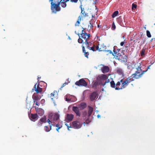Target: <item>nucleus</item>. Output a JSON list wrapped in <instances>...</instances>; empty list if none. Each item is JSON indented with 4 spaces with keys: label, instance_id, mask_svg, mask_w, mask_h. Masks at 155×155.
Instances as JSON below:
<instances>
[{
    "label": "nucleus",
    "instance_id": "obj_30",
    "mask_svg": "<svg viewBox=\"0 0 155 155\" xmlns=\"http://www.w3.org/2000/svg\"><path fill=\"white\" fill-rule=\"evenodd\" d=\"M119 12L117 11H115L112 14V18L115 17L118 14Z\"/></svg>",
    "mask_w": 155,
    "mask_h": 155
},
{
    "label": "nucleus",
    "instance_id": "obj_20",
    "mask_svg": "<svg viewBox=\"0 0 155 155\" xmlns=\"http://www.w3.org/2000/svg\"><path fill=\"white\" fill-rule=\"evenodd\" d=\"M116 71L117 73L120 75L123 76L124 73L122 69L120 68H117L116 69Z\"/></svg>",
    "mask_w": 155,
    "mask_h": 155
},
{
    "label": "nucleus",
    "instance_id": "obj_57",
    "mask_svg": "<svg viewBox=\"0 0 155 155\" xmlns=\"http://www.w3.org/2000/svg\"><path fill=\"white\" fill-rule=\"evenodd\" d=\"M69 1V0H66V1L65 2H68Z\"/></svg>",
    "mask_w": 155,
    "mask_h": 155
},
{
    "label": "nucleus",
    "instance_id": "obj_44",
    "mask_svg": "<svg viewBox=\"0 0 155 155\" xmlns=\"http://www.w3.org/2000/svg\"><path fill=\"white\" fill-rule=\"evenodd\" d=\"M87 113L86 111H85L83 112V115L84 117H85L86 116H87Z\"/></svg>",
    "mask_w": 155,
    "mask_h": 155
},
{
    "label": "nucleus",
    "instance_id": "obj_14",
    "mask_svg": "<svg viewBox=\"0 0 155 155\" xmlns=\"http://www.w3.org/2000/svg\"><path fill=\"white\" fill-rule=\"evenodd\" d=\"M46 122V118L45 116H44L40 119L38 124V126H41L42 125L43 123H45Z\"/></svg>",
    "mask_w": 155,
    "mask_h": 155
},
{
    "label": "nucleus",
    "instance_id": "obj_3",
    "mask_svg": "<svg viewBox=\"0 0 155 155\" xmlns=\"http://www.w3.org/2000/svg\"><path fill=\"white\" fill-rule=\"evenodd\" d=\"M51 2V9L53 13H55L60 11L61 8L59 6L61 0H49Z\"/></svg>",
    "mask_w": 155,
    "mask_h": 155
},
{
    "label": "nucleus",
    "instance_id": "obj_2",
    "mask_svg": "<svg viewBox=\"0 0 155 155\" xmlns=\"http://www.w3.org/2000/svg\"><path fill=\"white\" fill-rule=\"evenodd\" d=\"M113 51L114 53L113 54V55L114 56L116 59L123 62H125L127 61V56L125 55L121 50H119L117 51V52L115 51V49L114 48Z\"/></svg>",
    "mask_w": 155,
    "mask_h": 155
},
{
    "label": "nucleus",
    "instance_id": "obj_28",
    "mask_svg": "<svg viewBox=\"0 0 155 155\" xmlns=\"http://www.w3.org/2000/svg\"><path fill=\"white\" fill-rule=\"evenodd\" d=\"M55 125L56 127H57L56 130L58 132H59V130L62 127V125L59 123H58L57 124H56Z\"/></svg>",
    "mask_w": 155,
    "mask_h": 155
},
{
    "label": "nucleus",
    "instance_id": "obj_32",
    "mask_svg": "<svg viewBox=\"0 0 155 155\" xmlns=\"http://www.w3.org/2000/svg\"><path fill=\"white\" fill-rule=\"evenodd\" d=\"M145 49L143 48L140 51V54L141 56H143L145 55Z\"/></svg>",
    "mask_w": 155,
    "mask_h": 155
},
{
    "label": "nucleus",
    "instance_id": "obj_9",
    "mask_svg": "<svg viewBox=\"0 0 155 155\" xmlns=\"http://www.w3.org/2000/svg\"><path fill=\"white\" fill-rule=\"evenodd\" d=\"M108 78V76L107 75L101 74L99 75L97 77V80L99 81H101L102 82L105 83V82L104 81L105 80H106Z\"/></svg>",
    "mask_w": 155,
    "mask_h": 155
},
{
    "label": "nucleus",
    "instance_id": "obj_50",
    "mask_svg": "<svg viewBox=\"0 0 155 155\" xmlns=\"http://www.w3.org/2000/svg\"><path fill=\"white\" fill-rule=\"evenodd\" d=\"M35 103H36L35 104L36 105H37L38 106H39V104L37 102V101Z\"/></svg>",
    "mask_w": 155,
    "mask_h": 155
},
{
    "label": "nucleus",
    "instance_id": "obj_23",
    "mask_svg": "<svg viewBox=\"0 0 155 155\" xmlns=\"http://www.w3.org/2000/svg\"><path fill=\"white\" fill-rule=\"evenodd\" d=\"M82 51L83 53H84V55L85 57H87V58H88V56L89 55V53L88 52H86L85 50V48L84 47V46L82 45Z\"/></svg>",
    "mask_w": 155,
    "mask_h": 155
},
{
    "label": "nucleus",
    "instance_id": "obj_10",
    "mask_svg": "<svg viewBox=\"0 0 155 155\" xmlns=\"http://www.w3.org/2000/svg\"><path fill=\"white\" fill-rule=\"evenodd\" d=\"M34 87L37 93H41L42 91V88L40 87L38 84L37 85V83L35 85Z\"/></svg>",
    "mask_w": 155,
    "mask_h": 155
},
{
    "label": "nucleus",
    "instance_id": "obj_41",
    "mask_svg": "<svg viewBox=\"0 0 155 155\" xmlns=\"http://www.w3.org/2000/svg\"><path fill=\"white\" fill-rule=\"evenodd\" d=\"M120 82L118 81L116 84V87H119V86H120Z\"/></svg>",
    "mask_w": 155,
    "mask_h": 155
},
{
    "label": "nucleus",
    "instance_id": "obj_46",
    "mask_svg": "<svg viewBox=\"0 0 155 155\" xmlns=\"http://www.w3.org/2000/svg\"><path fill=\"white\" fill-rule=\"evenodd\" d=\"M52 124H50V128H49V130H51V127H52V126L53 125V126H55V124H54L53 123H51Z\"/></svg>",
    "mask_w": 155,
    "mask_h": 155
},
{
    "label": "nucleus",
    "instance_id": "obj_4",
    "mask_svg": "<svg viewBox=\"0 0 155 155\" xmlns=\"http://www.w3.org/2000/svg\"><path fill=\"white\" fill-rule=\"evenodd\" d=\"M83 29L81 33V37L80 36V34H78V35L79 37V38L78 40V42L79 43H83L85 42L88 41L89 37L90 36V35L89 34H87L84 31V29L82 28Z\"/></svg>",
    "mask_w": 155,
    "mask_h": 155
},
{
    "label": "nucleus",
    "instance_id": "obj_39",
    "mask_svg": "<svg viewBox=\"0 0 155 155\" xmlns=\"http://www.w3.org/2000/svg\"><path fill=\"white\" fill-rule=\"evenodd\" d=\"M95 49L96 50V51H102V50H101V48L99 49V47L98 45L97 46H95Z\"/></svg>",
    "mask_w": 155,
    "mask_h": 155
},
{
    "label": "nucleus",
    "instance_id": "obj_43",
    "mask_svg": "<svg viewBox=\"0 0 155 155\" xmlns=\"http://www.w3.org/2000/svg\"><path fill=\"white\" fill-rule=\"evenodd\" d=\"M70 1L72 3H77L78 0H70Z\"/></svg>",
    "mask_w": 155,
    "mask_h": 155
},
{
    "label": "nucleus",
    "instance_id": "obj_40",
    "mask_svg": "<svg viewBox=\"0 0 155 155\" xmlns=\"http://www.w3.org/2000/svg\"><path fill=\"white\" fill-rule=\"evenodd\" d=\"M137 5L136 4H133L132 5V10H133L134 8L135 9L137 8Z\"/></svg>",
    "mask_w": 155,
    "mask_h": 155
},
{
    "label": "nucleus",
    "instance_id": "obj_11",
    "mask_svg": "<svg viewBox=\"0 0 155 155\" xmlns=\"http://www.w3.org/2000/svg\"><path fill=\"white\" fill-rule=\"evenodd\" d=\"M79 108L78 107L73 106L72 107V110L78 116L80 117L81 115V114L79 111Z\"/></svg>",
    "mask_w": 155,
    "mask_h": 155
},
{
    "label": "nucleus",
    "instance_id": "obj_37",
    "mask_svg": "<svg viewBox=\"0 0 155 155\" xmlns=\"http://www.w3.org/2000/svg\"><path fill=\"white\" fill-rule=\"evenodd\" d=\"M90 120L89 119V118H87V119L86 120H85V122H84L83 123V124L84 125V124H85V123H86V124H88L89 123H90Z\"/></svg>",
    "mask_w": 155,
    "mask_h": 155
},
{
    "label": "nucleus",
    "instance_id": "obj_45",
    "mask_svg": "<svg viewBox=\"0 0 155 155\" xmlns=\"http://www.w3.org/2000/svg\"><path fill=\"white\" fill-rule=\"evenodd\" d=\"M45 102V101L44 99H42L41 101V103L42 104H43Z\"/></svg>",
    "mask_w": 155,
    "mask_h": 155
},
{
    "label": "nucleus",
    "instance_id": "obj_54",
    "mask_svg": "<svg viewBox=\"0 0 155 155\" xmlns=\"http://www.w3.org/2000/svg\"><path fill=\"white\" fill-rule=\"evenodd\" d=\"M97 117L98 118H99L100 117V115L98 114L97 115Z\"/></svg>",
    "mask_w": 155,
    "mask_h": 155
},
{
    "label": "nucleus",
    "instance_id": "obj_49",
    "mask_svg": "<svg viewBox=\"0 0 155 155\" xmlns=\"http://www.w3.org/2000/svg\"><path fill=\"white\" fill-rule=\"evenodd\" d=\"M119 82H120V83H122V84H123V82H124V81L123 80V79H121L120 81H119Z\"/></svg>",
    "mask_w": 155,
    "mask_h": 155
},
{
    "label": "nucleus",
    "instance_id": "obj_8",
    "mask_svg": "<svg viewBox=\"0 0 155 155\" xmlns=\"http://www.w3.org/2000/svg\"><path fill=\"white\" fill-rule=\"evenodd\" d=\"M75 84L79 86H82L86 87L87 86V83L86 82L85 80L84 79H81L79 81H76Z\"/></svg>",
    "mask_w": 155,
    "mask_h": 155
},
{
    "label": "nucleus",
    "instance_id": "obj_61",
    "mask_svg": "<svg viewBox=\"0 0 155 155\" xmlns=\"http://www.w3.org/2000/svg\"><path fill=\"white\" fill-rule=\"evenodd\" d=\"M102 91H104V89H102Z\"/></svg>",
    "mask_w": 155,
    "mask_h": 155
},
{
    "label": "nucleus",
    "instance_id": "obj_12",
    "mask_svg": "<svg viewBox=\"0 0 155 155\" xmlns=\"http://www.w3.org/2000/svg\"><path fill=\"white\" fill-rule=\"evenodd\" d=\"M80 8L81 10V15L80 16H82V18L83 19L86 16L87 13L85 12L84 11V8H82V3H81Z\"/></svg>",
    "mask_w": 155,
    "mask_h": 155
},
{
    "label": "nucleus",
    "instance_id": "obj_31",
    "mask_svg": "<svg viewBox=\"0 0 155 155\" xmlns=\"http://www.w3.org/2000/svg\"><path fill=\"white\" fill-rule=\"evenodd\" d=\"M89 48L88 49H90V50H91L94 51H96V50L95 49V45H93L92 46V47H89Z\"/></svg>",
    "mask_w": 155,
    "mask_h": 155
},
{
    "label": "nucleus",
    "instance_id": "obj_24",
    "mask_svg": "<svg viewBox=\"0 0 155 155\" xmlns=\"http://www.w3.org/2000/svg\"><path fill=\"white\" fill-rule=\"evenodd\" d=\"M82 17L81 16H79L78 17V19L76 23L75 24V26H79L80 24V21L82 18Z\"/></svg>",
    "mask_w": 155,
    "mask_h": 155
},
{
    "label": "nucleus",
    "instance_id": "obj_36",
    "mask_svg": "<svg viewBox=\"0 0 155 155\" xmlns=\"http://www.w3.org/2000/svg\"><path fill=\"white\" fill-rule=\"evenodd\" d=\"M55 93V91H54L53 93H51V97L52 100H53L54 97Z\"/></svg>",
    "mask_w": 155,
    "mask_h": 155
},
{
    "label": "nucleus",
    "instance_id": "obj_26",
    "mask_svg": "<svg viewBox=\"0 0 155 155\" xmlns=\"http://www.w3.org/2000/svg\"><path fill=\"white\" fill-rule=\"evenodd\" d=\"M60 4L61 6L63 8H65L67 5L66 2H65L64 0H61L60 5Z\"/></svg>",
    "mask_w": 155,
    "mask_h": 155
},
{
    "label": "nucleus",
    "instance_id": "obj_17",
    "mask_svg": "<svg viewBox=\"0 0 155 155\" xmlns=\"http://www.w3.org/2000/svg\"><path fill=\"white\" fill-rule=\"evenodd\" d=\"M101 70L104 73H108L110 71V68L108 66H104L101 68Z\"/></svg>",
    "mask_w": 155,
    "mask_h": 155
},
{
    "label": "nucleus",
    "instance_id": "obj_34",
    "mask_svg": "<svg viewBox=\"0 0 155 155\" xmlns=\"http://www.w3.org/2000/svg\"><path fill=\"white\" fill-rule=\"evenodd\" d=\"M44 129L45 131L48 132L50 131L49 127L47 126H45L44 127Z\"/></svg>",
    "mask_w": 155,
    "mask_h": 155
},
{
    "label": "nucleus",
    "instance_id": "obj_48",
    "mask_svg": "<svg viewBox=\"0 0 155 155\" xmlns=\"http://www.w3.org/2000/svg\"><path fill=\"white\" fill-rule=\"evenodd\" d=\"M124 43V41H122L120 43V45L121 46H123Z\"/></svg>",
    "mask_w": 155,
    "mask_h": 155
},
{
    "label": "nucleus",
    "instance_id": "obj_5",
    "mask_svg": "<svg viewBox=\"0 0 155 155\" xmlns=\"http://www.w3.org/2000/svg\"><path fill=\"white\" fill-rule=\"evenodd\" d=\"M49 118L51 121V123L54 124L59 119V115L58 113L50 114L49 115Z\"/></svg>",
    "mask_w": 155,
    "mask_h": 155
},
{
    "label": "nucleus",
    "instance_id": "obj_22",
    "mask_svg": "<svg viewBox=\"0 0 155 155\" xmlns=\"http://www.w3.org/2000/svg\"><path fill=\"white\" fill-rule=\"evenodd\" d=\"M88 117H90L92 114V113L93 110V108L90 106H88Z\"/></svg>",
    "mask_w": 155,
    "mask_h": 155
},
{
    "label": "nucleus",
    "instance_id": "obj_15",
    "mask_svg": "<svg viewBox=\"0 0 155 155\" xmlns=\"http://www.w3.org/2000/svg\"><path fill=\"white\" fill-rule=\"evenodd\" d=\"M97 95V94L96 92L92 93L90 95V99L91 101H92L95 100Z\"/></svg>",
    "mask_w": 155,
    "mask_h": 155
},
{
    "label": "nucleus",
    "instance_id": "obj_19",
    "mask_svg": "<svg viewBox=\"0 0 155 155\" xmlns=\"http://www.w3.org/2000/svg\"><path fill=\"white\" fill-rule=\"evenodd\" d=\"M38 117V115L36 114H31L30 116V118L32 120H33L34 121H35L36 120V119H37Z\"/></svg>",
    "mask_w": 155,
    "mask_h": 155
},
{
    "label": "nucleus",
    "instance_id": "obj_18",
    "mask_svg": "<svg viewBox=\"0 0 155 155\" xmlns=\"http://www.w3.org/2000/svg\"><path fill=\"white\" fill-rule=\"evenodd\" d=\"M35 108L37 112L40 116H41L44 114V110L38 107H35Z\"/></svg>",
    "mask_w": 155,
    "mask_h": 155
},
{
    "label": "nucleus",
    "instance_id": "obj_53",
    "mask_svg": "<svg viewBox=\"0 0 155 155\" xmlns=\"http://www.w3.org/2000/svg\"><path fill=\"white\" fill-rule=\"evenodd\" d=\"M66 101H70V99H67L66 98Z\"/></svg>",
    "mask_w": 155,
    "mask_h": 155
},
{
    "label": "nucleus",
    "instance_id": "obj_33",
    "mask_svg": "<svg viewBox=\"0 0 155 155\" xmlns=\"http://www.w3.org/2000/svg\"><path fill=\"white\" fill-rule=\"evenodd\" d=\"M104 51L105 52L107 53L106 54L107 55H108L109 54H112L113 55V54H114L110 50H105Z\"/></svg>",
    "mask_w": 155,
    "mask_h": 155
},
{
    "label": "nucleus",
    "instance_id": "obj_29",
    "mask_svg": "<svg viewBox=\"0 0 155 155\" xmlns=\"http://www.w3.org/2000/svg\"><path fill=\"white\" fill-rule=\"evenodd\" d=\"M92 21H91L89 22V25H88V29L90 30L93 27V23Z\"/></svg>",
    "mask_w": 155,
    "mask_h": 155
},
{
    "label": "nucleus",
    "instance_id": "obj_6",
    "mask_svg": "<svg viewBox=\"0 0 155 155\" xmlns=\"http://www.w3.org/2000/svg\"><path fill=\"white\" fill-rule=\"evenodd\" d=\"M110 82V81L109 79L106 81L105 83L102 82L101 81H98L94 82L92 85L93 87H96L98 85H102L103 86L109 83Z\"/></svg>",
    "mask_w": 155,
    "mask_h": 155
},
{
    "label": "nucleus",
    "instance_id": "obj_52",
    "mask_svg": "<svg viewBox=\"0 0 155 155\" xmlns=\"http://www.w3.org/2000/svg\"><path fill=\"white\" fill-rule=\"evenodd\" d=\"M93 1L94 3H96L97 2V0H93Z\"/></svg>",
    "mask_w": 155,
    "mask_h": 155
},
{
    "label": "nucleus",
    "instance_id": "obj_60",
    "mask_svg": "<svg viewBox=\"0 0 155 155\" xmlns=\"http://www.w3.org/2000/svg\"><path fill=\"white\" fill-rule=\"evenodd\" d=\"M38 78H41V77H38Z\"/></svg>",
    "mask_w": 155,
    "mask_h": 155
},
{
    "label": "nucleus",
    "instance_id": "obj_38",
    "mask_svg": "<svg viewBox=\"0 0 155 155\" xmlns=\"http://www.w3.org/2000/svg\"><path fill=\"white\" fill-rule=\"evenodd\" d=\"M111 28L113 30H114L116 28V26L114 22L112 24Z\"/></svg>",
    "mask_w": 155,
    "mask_h": 155
},
{
    "label": "nucleus",
    "instance_id": "obj_56",
    "mask_svg": "<svg viewBox=\"0 0 155 155\" xmlns=\"http://www.w3.org/2000/svg\"><path fill=\"white\" fill-rule=\"evenodd\" d=\"M150 66H148V67H147V69H150Z\"/></svg>",
    "mask_w": 155,
    "mask_h": 155
},
{
    "label": "nucleus",
    "instance_id": "obj_47",
    "mask_svg": "<svg viewBox=\"0 0 155 155\" xmlns=\"http://www.w3.org/2000/svg\"><path fill=\"white\" fill-rule=\"evenodd\" d=\"M48 122L49 123V124L50 125L51 124V120L49 118V119H48L47 120Z\"/></svg>",
    "mask_w": 155,
    "mask_h": 155
},
{
    "label": "nucleus",
    "instance_id": "obj_59",
    "mask_svg": "<svg viewBox=\"0 0 155 155\" xmlns=\"http://www.w3.org/2000/svg\"><path fill=\"white\" fill-rule=\"evenodd\" d=\"M38 78H41V77H38Z\"/></svg>",
    "mask_w": 155,
    "mask_h": 155
},
{
    "label": "nucleus",
    "instance_id": "obj_13",
    "mask_svg": "<svg viewBox=\"0 0 155 155\" xmlns=\"http://www.w3.org/2000/svg\"><path fill=\"white\" fill-rule=\"evenodd\" d=\"M74 116L72 114H68L65 117V119L67 121H71L74 118Z\"/></svg>",
    "mask_w": 155,
    "mask_h": 155
},
{
    "label": "nucleus",
    "instance_id": "obj_1",
    "mask_svg": "<svg viewBox=\"0 0 155 155\" xmlns=\"http://www.w3.org/2000/svg\"><path fill=\"white\" fill-rule=\"evenodd\" d=\"M141 65L140 63H137L135 64L134 66L137 69L134 74L128 77L124 81L123 84H121L120 88L116 87V90H120L126 88L129 83L134 81L135 79H139L141 78L144 72H146L147 69L145 71H142L141 68Z\"/></svg>",
    "mask_w": 155,
    "mask_h": 155
},
{
    "label": "nucleus",
    "instance_id": "obj_58",
    "mask_svg": "<svg viewBox=\"0 0 155 155\" xmlns=\"http://www.w3.org/2000/svg\"><path fill=\"white\" fill-rule=\"evenodd\" d=\"M97 27H99V25H97Z\"/></svg>",
    "mask_w": 155,
    "mask_h": 155
},
{
    "label": "nucleus",
    "instance_id": "obj_42",
    "mask_svg": "<svg viewBox=\"0 0 155 155\" xmlns=\"http://www.w3.org/2000/svg\"><path fill=\"white\" fill-rule=\"evenodd\" d=\"M68 84V82H65L62 85V86L61 87V88H63V87H64L67 84Z\"/></svg>",
    "mask_w": 155,
    "mask_h": 155
},
{
    "label": "nucleus",
    "instance_id": "obj_51",
    "mask_svg": "<svg viewBox=\"0 0 155 155\" xmlns=\"http://www.w3.org/2000/svg\"><path fill=\"white\" fill-rule=\"evenodd\" d=\"M65 125H66V126H67V127H68V129L69 130V127H71V126H70V127H69L68 125L67 124H65Z\"/></svg>",
    "mask_w": 155,
    "mask_h": 155
},
{
    "label": "nucleus",
    "instance_id": "obj_21",
    "mask_svg": "<svg viewBox=\"0 0 155 155\" xmlns=\"http://www.w3.org/2000/svg\"><path fill=\"white\" fill-rule=\"evenodd\" d=\"M34 102L35 103L37 101L40 100V98L38 95H33L32 96Z\"/></svg>",
    "mask_w": 155,
    "mask_h": 155
},
{
    "label": "nucleus",
    "instance_id": "obj_7",
    "mask_svg": "<svg viewBox=\"0 0 155 155\" xmlns=\"http://www.w3.org/2000/svg\"><path fill=\"white\" fill-rule=\"evenodd\" d=\"M72 126L75 129H79L82 126V123L77 120L73 121L72 123Z\"/></svg>",
    "mask_w": 155,
    "mask_h": 155
},
{
    "label": "nucleus",
    "instance_id": "obj_35",
    "mask_svg": "<svg viewBox=\"0 0 155 155\" xmlns=\"http://www.w3.org/2000/svg\"><path fill=\"white\" fill-rule=\"evenodd\" d=\"M147 32V35L148 38H150L151 36L150 33V32L148 31L147 30L146 31Z\"/></svg>",
    "mask_w": 155,
    "mask_h": 155
},
{
    "label": "nucleus",
    "instance_id": "obj_55",
    "mask_svg": "<svg viewBox=\"0 0 155 155\" xmlns=\"http://www.w3.org/2000/svg\"><path fill=\"white\" fill-rule=\"evenodd\" d=\"M134 42H137V40H134Z\"/></svg>",
    "mask_w": 155,
    "mask_h": 155
},
{
    "label": "nucleus",
    "instance_id": "obj_27",
    "mask_svg": "<svg viewBox=\"0 0 155 155\" xmlns=\"http://www.w3.org/2000/svg\"><path fill=\"white\" fill-rule=\"evenodd\" d=\"M110 86L113 88H115L116 89V87L120 88L119 87H116V84L114 82V81L113 80L110 82Z\"/></svg>",
    "mask_w": 155,
    "mask_h": 155
},
{
    "label": "nucleus",
    "instance_id": "obj_16",
    "mask_svg": "<svg viewBox=\"0 0 155 155\" xmlns=\"http://www.w3.org/2000/svg\"><path fill=\"white\" fill-rule=\"evenodd\" d=\"M87 104L85 102H81L78 105V107L80 110H82L87 107Z\"/></svg>",
    "mask_w": 155,
    "mask_h": 155
},
{
    "label": "nucleus",
    "instance_id": "obj_25",
    "mask_svg": "<svg viewBox=\"0 0 155 155\" xmlns=\"http://www.w3.org/2000/svg\"><path fill=\"white\" fill-rule=\"evenodd\" d=\"M84 44H85L86 45V47L87 48H88L89 47H92V43L91 42H88V41H86L83 43Z\"/></svg>",
    "mask_w": 155,
    "mask_h": 155
}]
</instances>
